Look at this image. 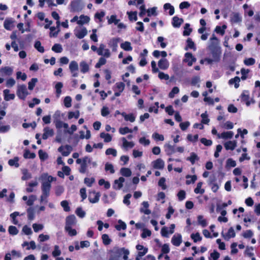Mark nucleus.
<instances>
[{
  "mask_svg": "<svg viewBox=\"0 0 260 260\" xmlns=\"http://www.w3.org/2000/svg\"><path fill=\"white\" fill-rule=\"evenodd\" d=\"M38 82V79L36 78H34L28 82V89L29 90H32L36 85V84Z\"/></svg>",
  "mask_w": 260,
  "mask_h": 260,
  "instance_id": "60",
  "label": "nucleus"
},
{
  "mask_svg": "<svg viewBox=\"0 0 260 260\" xmlns=\"http://www.w3.org/2000/svg\"><path fill=\"white\" fill-rule=\"evenodd\" d=\"M76 224V217L74 215H71L66 217L65 226H72Z\"/></svg>",
  "mask_w": 260,
  "mask_h": 260,
  "instance_id": "19",
  "label": "nucleus"
},
{
  "mask_svg": "<svg viewBox=\"0 0 260 260\" xmlns=\"http://www.w3.org/2000/svg\"><path fill=\"white\" fill-rule=\"evenodd\" d=\"M47 181H43L42 183L41 189L42 191V195L40 197L41 202H47V199L50 195V191L51 188V183L54 180V178L51 176L46 175Z\"/></svg>",
  "mask_w": 260,
  "mask_h": 260,
  "instance_id": "1",
  "label": "nucleus"
},
{
  "mask_svg": "<svg viewBox=\"0 0 260 260\" xmlns=\"http://www.w3.org/2000/svg\"><path fill=\"white\" fill-rule=\"evenodd\" d=\"M23 157L25 158H34L36 157V154L34 152H30V151L28 149L25 150Z\"/></svg>",
  "mask_w": 260,
  "mask_h": 260,
  "instance_id": "46",
  "label": "nucleus"
},
{
  "mask_svg": "<svg viewBox=\"0 0 260 260\" xmlns=\"http://www.w3.org/2000/svg\"><path fill=\"white\" fill-rule=\"evenodd\" d=\"M121 115L124 117V120L126 121H129L131 122H133L135 120V117L132 113L127 114L125 112H123Z\"/></svg>",
  "mask_w": 260,
  "mask_h": 260,
  "instance_id": "30",
  "label": "nucleus"
},
{
  "mask_svg": "<svg viewBox=\"0 0 260 260\" xmlns=\"http://www.w3.org/2000/svg\"><path fill=\"white\" fill-rule=\"evenodd\" d=\"M158 66L161 70H167L169 67V62L166 58H162L158 62Z\"/></svg>",
  "mask_w": 260,
  "mask_h": 260,
  "instance_id": "21",
  "label": "nucleus"
},
{
  "mask_svg": "<svg viewBox=\"0 0 260 260\" xmlns=\"http://www.w3.org/2000/svg\"><path fill=\"white\" fill-rule=\"evenodd\" d=\"M97 53L99 55H102L106 57H109L111 55V53L108 49L105 48V45L103 44H101L100 47L97 50Z\"/></svg>",
  "mask_w": 260,
  "mask_h": 260,
  "instance_id": "5",
  "label": "nucleus"
},
{
  "mask_svg": "<svg viewBox=\"0 0 260 260\" xmlns=\"http://www.w3.org/2000/svg\"><path fill=\"white\" fill-rule=\"evenodd\" d=\"M231 21L233 23H239L242 21V17L238 13H233L231 16Z\"/></svg>",
  "mask_w": 260,
  "mask_h": 260,
  "instance_id": "23",
  "label": "nucleus"
},
{
  "mask_svg": "<svg viewBox=\"0 0 260 260\" xmlns=\"http://www.w3.org/2000/svg\"><path fill=\"white\" fill-rule=\"evenodd\" d=\"M129 253V251L124 248L115 247L111 251L109 260H119L122 254H123V258L127 260Z\"/></svg>",
  "mask_w": 260,
  "mask_h": 260,
  "instance_id": "2",
  "label": "nucleus"
},
{
  "mask_svg": "<svg viewBox=\"0 0 260 260\" xmlns=\"http://www.w3.org/2000/svg\"><path fill=\"white\" fill-rule=\"evenodd\" d=\"M143 208L140 209V212L144 213L145 214L149 215L151 213V211L148 209L149 204L148 202H143L142 203Z\"/></svg>",
  "mask_w": 260,
  "mask_h": 260,
  "instance_id": "27",
  "label": "nucleus"
},
{
  "mask_svg": "<svg viewBox=\"0 0 260 260\" xmlns=\"http://www.w3.org/2000/svg\"><path fill=\"white\" fill-rule=\"evenodd\" d=\"M123 146L125 148H133L135 144L133 142L127 141L125 138H122Z\"/></svg>",
  "mask_w": 260,
  "mask_h": 260,
  "instance_id": "49",
  "label": "nucleus"
},
{
  "mask_svg": "<svg viewBox=\"0 0 260 260\" xmlns=\"http://www.w3.org/2000/svg\"><path fill=\"white\" fill-rule=\"evenodd\" d=\"M88 33L87 29L84 27H77L74 29V34L78 39H82Z\"/></svg>",
  "mask_w": 260,
  "mask_h": 260,
  "instance_id": "4",
  "label": "nucleus"
},
{
  "mask_svg": "<svg viewBox=\"0 0 260 260\" xmlns=\"http://www.w3.org/2000/svg\"><path fill=\"white\" fill-rule=\"evenodd\" d=\"M186 160L190 161L192 165L194 164L196 161L199 160V157L194 152H191L190 156L186 158Z\"/></svg>",
  "mask_w": 260,
  "mask_h": 260,
  "instance_id": "33",
  "label": "nucleus"
},
{
  "mask_svg": "<svg viewBox=\"0 0 260 260\" xmlns=\"http://www.w3.org/2000/svg\"><path fill=\"white\" fill-rule=\"evenodd\" d=\"M210 41L211 43L209 46V48L210 49H212L217 44L218 40L217 38L214 35H213L212 37L210 39Z\"/></svg>",
  "mask_w": 260,
  "mask_h": 260,
  "instance_id": "50",
  "label": "nucleus"
},
{
  "mask_svg": "<svg viewBox=\"0 0 260 260\" xmlns=\"http://www.w3.org/2000/svg\"><path fill=\"white\" fill-rule=\"evenodd\" d=\"M82 0H75L70 4L71 12H79L82 10L84 6L82 5Z\"/></svg>",
  "mask_w": 260,
  "mask_h": 260,
  "instance_id": "3",
  "label": "nucleus"
},
{
  "mask_svg": "<svg viewBox=\"0 0 260 260\" xmlns=\"http://www.w3.org/2000/svg\"><path fill=\"white\" fill-rule=\"evenodd\" d=\"M187 180H186V184L187 185L190 184L191 183H194L197 180V176L196 175H187L186 176Z\"/></svg>",
  "mask_w": 260,
  "mask_h": 260,
  "instance_id": "36",
  "label": "nucleus"
},
{
  "mask_svg": "<svg viewBox=\"0 0 260 260\" xmlns=\"http://www.w3.org/2000/svg\"><path fill=\"white\" fill-rule=\"evenodd\" d=\"M80 66L81 68V72L82 73H85L88 71L89 66L85 61H82L80 63Z\"/></svg>",
  "mask_w": 260,
  "mask_h": 260,
  "instance_id": "41",
  "label": "nucleus"
},
{
  "mask_svg": "<svg viewBox=\"0 0 260 260\" xmlns=\"http://www.w3.org/2000/svg\"><path fill=\"white\" fill-rule=\"evenodd\" d=\"M120 47L125 51H132L133 48L131 46V43L129 42L125 41L120 45Z\"/></svg>",
  "mask_w": 260,
  "mask_h": 260,
  "instance_id": "34",
  "label": "nucleus"
},
{
  "mask_svg": "<svg viewBox=\"0 0 260 260\" xmlns=\"http://www.w3.org/2000/svg\"><path fill=\"white\" fill-rule=\"evenodd\" d=\"M121 174L124 177H128L132 175V171L127 168H122L120 170Z\"/></svg>",
  "mask_w": 260,
  "mask_h": 260,
  "instance_id": "35",
  "label": "nucleus"
},
{
  "mask_svg": "<svg viewBox=\"0 0 260 260\" xmlns=\"http://www.w3.org/2000/svg\"><path fill=\"white\" fill-rule=\"evenodd\" d=\"M125 181V179L123 177H120L118 179L114 180L113 187L114 189L119 190L123 187V183Z\"/></svg>",
  "mask_w": 260,
  "mask_h": 260,
  "instance_id": "14",
  "label": "nucleus"
},
{
  "mask_svg": "<svg viewBox=\"0 0 260 260\" xmlns=\"http://www.w3.org/2000/svg\"><path fill=\"white\" fill-rule=\"evenodd\" d=\"M234 133L232 131L224 132L222 133L220 135L218 134V137L219 138L222 139H231L233 136Z\"/></svg>",
  "mask_w": 260,
  "mask_h": 260,
  "instance_id": "28",
  "label": "nucleus"
},
{
  "mask_svg": "<svg viewBox=\"0 0 260 260\" xmlns=\"http://www.w3.org/2000/svg\"><path fill=\"white\" fill-rule=\"evenodd\" d=\"M34 47L39 52L41 53H43L44 52V48L43 46H42L40 41H36L34 45Z\"/></svg>",
  "mask_w": 260,
  "mask_h": 260,
  "instance_id": "52",
  "label": "nucleus"
},
{
  "mask_svg": "<svg viewBox=\"0 0 260 260\" xmlns=\"http://www.w3.org/2000/svg\"><path fill=\"white\" fill-rule=\"evenodd\" d=\"M118 224L115 225V228L117 231H120L121 230H125L126 229V223L122 221L121 219L118 220Z\"/></svg>",
  "mask_w": 260,
  "mask_h": 260,
  "instance_id": "37",
  "label": "nucleus"
},
{
  "mask_svg": "<svg viewBox=\"0 0 260 260\" xmlns=\"http://www.w3.org/2000/svg\"><path fill=\"white\" fill-rule=\"evenodd\" d=\"M27 218L29 220H32L35 218V211L34 209L29 207L27 210Z\"/></svg>",
  "mask_w": 260,
  "mask_h": 260,
  "instance_id": "42",
  "label": "nucleus"
},
{
  "mask_svg": "<svg viewBox=\"0 0 260 260\" xmlns=\"http://www.w3.org/2000/svg\"><path fill=\"white\" fill-rule=\"evenodd\" d=\"M152 167L155 169H163L165 166L164 161L161 158H157L152 162Z\"/></svg>",
  "mask_w": 260,
  "mask_h": 260,
  "instance_id": "13",
  "label": "nucleus"
},
{
  "mask_svg": "<svg viewBox=\"0 0 260 260\" xmlns=\"http://www.w3.org/2000/svg\"><path fill=\"white\" fill-rule=\"evenodd\" d=\"M88 159V162H89L90 161V159L88 158L87 156H85L82 158V162L80 165V167L79 169L80 173L84 174L86 172L87 168V161Z\"/></svg>",
  "mask_w": 260,
  "mask_h": 260,
  "instance_id": "11",
  "label": "nucleus"
},
{
  "mask_svg": "<svg viewBox=\"0 0 260 260\" xmlns=\"http://www.w3.org/2000/svg\"><path fill=\"white\" fill-rule=\"evenodd\" d=\"M8 232L10 235H16L18 233V230L15 226L10 225L8 228Z\"/></svg>",
  "mask_w": 260,
  "mask_h": 260,
  "instance_id": "57",
  "label": "nucleus"
},
{
  "mask_svg": "<svg viewBox=\"0 0 260 260\" xmlns=\"http://www.w3.org/2000/svg\"><path fill=\"white\" fill-rule=\"evenodd\" d=\"M18 157H15L13 159H10L8 161V164L10 166H15L16 168H18L19 164L18 163Z\"/></svg>",
  "mask_w": 260,
  "mask_h": 260,
  "instance_id": "39",
  "label": "nucleus"
},
{
  "mask_svg": "<svg viewBox=\"0 0 260 260\" xmlns=\"http://www.w3.org/2000/svg\"><path fill=\"white\" fill-rule=\"evenodd\" d=\"M54 135V131L53 129H51L48 127H46L44 128V133L42 135V139L43 140L47 139L49 137H52Z\"/></svg>",
  "mask_w": 260,
  "mask_h": 260,
  "instance_id": "18",
  "label": "nucleus"
},
{
  "mask_svg": "<svg viewBox=\"0 0 260 260\" xmlns=\"http://www.w3.org/2000/svg\"><path fill=\"white\" fill-rule=\"evenodd\" d=\"M198 221L199 223L203 228L207 225V222L205 219H204L202 215H199L198 216Z\"/></svg>",
  "mask_w": 260,
  "mask_h": 260,
  "instance_id": "51",
  "label": "nucleus"
},
{
  "mask_svg": "<svg viewBox=\"0 0 260 260\" xmlns=\"http://www.w3.org/2000/svg\"><path fill=\"white\" fill-rule=\"evenodd\" d=\"M102 239L103 244L105 245H109L112 241L111 239L109 238V236L106 234L102 235Z\"/></svg>",
  "mask_w": 260,
  "mask_h": 260,
  "instance_id": "45",
  "label": "nucleus"
},
{
  "mask_svg": "<svg viewBox=\"0 0 260 260\" xmlns=\"http://www.w3.org/2000/svg\"><path fill=\"white\" fill-rule=\"evenodd\" d=\"M72 226H65L64 229L66 232L70 236H75L77 235V233L75 229H73Z\"/></svg>",
  "mask_w": 260,
  "mask_h": 260,
  "instance_id": "47",
  "label": "nucleus"
},
{
  "mask_svg": "<svg viewBox=\"0 0 260 260\" xmlns=\"http://www.w3.org/2000/svg\"><path fill=\"white\" fill-rule=\"evenodd\" d=\"M202 185V182H199L198 183L196 188L194 189V192L195 193H200L203 194L205 192V189L201 188Z\"/></svg>",
  "mask_w": 260,
  "mask_h": 260,
  "instance_id": "40",
  "label": "nucleus"
},
{
  "mask_svg": "<svg viewBox=\"0 0 260 260\" xmlns=\"http://www.w3.org/2000/svg\"><path fill=\"white\" fill-rule=\"evenodd\" d=\"M182 241V236L180 234L174 235L171 239L172 244L175 246H180Z\"/></svg>",
  "mask_w": 260,
  "mask_h": 260,
  "instance_id": "15",
  "label": "nucleus"
},
{
  "mask_svg": "<svg viewBox=\"0 0 260 260\" xmlns=\"http://www.w3.org/2000/svg\"><path fill=\"white\" fill-rule=\"evenodd\" d=\"M78 69L79 67L78 63L74 60L71 61L69 64V69L73 77H76L78 76Z\"/></svg>",
  "mask_w": 260,
  "mask_h": 260,
  "instance_id": "7",
  "label": "nucleus"
},
{
  "mask_svg": "<svg viewBox=\"0 0 260 260\" xmlns=\"http://www.w3.org/2000/svg\"><path fill=\"white\" fill-rule=\"evenodd\" d=\"M61 206L63 208V210L66 212H69L70 211V207L69 205V203L67 201L64 200L61 202Z\"/></svg>",
  "mask_w": 260,
  "mask_h": 260,
  "instance_id": "58",
  "label": "nucleus"
},
{
  "mask_svg": "<svg viewBox=\"0 0 260 260\" xmlns=\"http://www.w3.org/2000/svg\"><path fill=\"white\" fill-rule=\"evenodd\" d=\"M119 41L120 39L118 38H113L109 41L108 46L111 48L113 51L116 52L117 51Z\"/></svg>",
  "mask_w": 260,
  "mask_h": 260,
  "instance_id": "10",
  "label": "nucleus"
},
{
  "mask_svg": "<svg viewBox=\"0 0 260 260\" xmlns=\"http://www.w3.org/2000/svg\"><path fill=\"white\" fill-rule=\"evenodd\" d=\"M158 185L161 187L162 189L165 190L167 188L166 179L164 177H161L158 181Z\"/></svg>",
  "mask_w": 260,
  "mask_h": 260,
  "instance_id": "61",
  "label": "nucleus"
},
{
  "mask_svg": "<svg viewBox=\"0 0 260 260\" xmlns=\"http://www.w3.org/2000/svg\"><path fill=\"white\" fill-rule=\"evenodd\" d=\"M183 22V19L180 18L177 16H174L172 20V25L174 27H179L182 23Z\"/></svg>",
  "mask_w": 260,
  "mask_h": 260,
  "instance_id": "24",
  "label": "nucleus"
},
{
  "mask_svg": "<svg viewBox=\"0 0 260 260\" xmlns=\"http://www.w3.org/2000/svg\"><path fill=\"white\" fill-rule=\"evenodd\" d=\"M90 21V18L84 15H81L79 17V19L77 21V24L79 25H83L88 23Z\"/></svg>",
  "mask_w": 260,
  "mask_h": 260,
  "instance_id": "26",
  "label": "nucleus"
},
{
  "mask_svg": "<svg viewBox=\"0 0 260 260\" xmlns=\"http://www.w3.org/2000/svg\"><path fill=\"white\" fill-rule=\"evenodd\" d=\"M184 61L187 63L189 66H191L193 62H196V59L194 58L191 53H186L185 54V58Z\"/></svg>",
  "mask_w": 260,
  "mask_h": 260,
  "instance_id": "16",
  "label": "nucleus"
},
{
  "mask_svg": "<svg viewBox=\"0 0 260 260\" xmlns=\"http://www.w3.org/2000/svg\"><path fill=\"white\" fill-rule=\"evenodd\" d=\"M101 138L104 139V142L106 143H108L111 141L112 140V136L110 134L108 133H105L104 132L101 133L100 134Z\"/></svg>",
  "mask_w": 260,
  "mask_h": 260,
  "instance_id": "38",
  "label": "nucleus"
},
{
  "mask_svg": "<svg viewBox=\"0 0 260 260\" xmlns=\"http://www.w3.org/2000/svg\"><path fill=\"white\" fill-rule=\"evenodd\" d=\"M23 176L21 177L22 180H26L31 177V174L28 172L27 169H24L22 170Z\"/></svg>",
  "mask_w": 260,
  "mask_h": 260,
  "instance_id": "53",
  "label": "nucleus"
},
{
  "mask_svg": "<svg viewBox=\"0 0 260 260\" xmlns=\"http://www.w3.org/2000/svg\"><path fill=\"white\" fill-rule=\"evenodd\" d=\"M224 146L225 149L227 150H233L235 149V148L237 146V142L236 141H228L224 143Z\"/></svg>",
  "mask_w": 260,
  "mask_h": 260,
  "instance_id": "25",
  "label": "nucleus"
},
{
  "mask_svg": "<svg viewBox=\"0 0 260 260\" xmlns=\"http://www.w3.org/2000/svg\"><path fill=\"white\" fill-rule=\"evenodd\" d=\"M125 87V84L123 82H118L116 84V91L115 92V95L119 96L120 93L122 92Z\"/></svg>",
  "mask_w": 260,
  "mask_h": 260,
  "instance_id": "22",
  "label": "nucleus"
},
{
  "mask_svg": "<svg viewBox=\"0 0 260 260\" xmlns=\"http://www.w3.org/2000/svg\"><path fill=\"white\" fill-rule=\"evenodd\" d=\"M39 158L41 160H45L48 158V154L46 152L43 151V150L40 149L38 152Z\"/></svg>",
  "mask_w": 260,
  "mask_h": 260,
  "instance_id": "54",
  "label": "nucleus"
},
{
  "mask_svg": "<svg viewBox=\"0 0 260 260\" xmlns=\"http://www.w3.org/2000/svg\"><path fill=\"white\" fill-rule=\"evenodd\" d=\"M107 19H108L109 24L114 23V24L116 25L118 24V22H120V20L117 18V16L115 15H112L110 17L107 16Z\"/></svg>",
  "mask_w": 260,
  "mask_h": 260,
  "instance_id": "32",
  "label": "nucleus"
},
{
  "mask_svg": "<svg viewBox=\"0 0 260 260\" xmlns=\"http://www.w3.org/2000/svg\"><path fill=\"white\" fill-rule=\"evenodd\" d=\"M63 86V84L61 82H57L55 86L56 93L57 94V96H58L60 95L61 92V88Z\"/></svg>",
  "mask_w": 260,
  "mask_h": 260,
  "instance_id": "56",
  "label": "nucleus"
},
{
  "mask_svg": "<svg viewBox=\"0 0 260 260\" xmlns=\"http://www.w3.org/2000/svg\"><path fill=\"white\" fill-rule=\"evenodd\" d=\"M52 50L56 53H60L62 51V48L60 44H55L52 47Z\"/></svg>",
  "mask_w": 260,
  "mask_h": 260,
  "instance_id": "55",
  "label": "nucleus"
},
{
  "mask_svg": "<svg viewBox=\"0 0 260 260\" xmlns=\"http://www.w3.org/2000/svg\"><path fill=\"white\" fill-rule=\"evenodd\" d=\"M76 214L79 217L83 218L85 215V212L82 210L81 207H78L75 211Z\"/></svg>",
  "mask_w": 260,
  "mask_h": 260,
  "instance_id": "64",
  "label": "nucleus"
},
{
  "mask_svg": "<svg viewBox=\"0 0 260 260\" xmlns=\"http://www.w3.org/2000/svg\"><path fill=\"white\" fill-rule=\"evenodd\" d=\"M119 132L121 135H125L127 133H132L133 131L132 129L125 126L124 127H120L119 129Z\"/></svg>",
  "mask_w": 260,
  "mask_h": 260,
  "instance_id": "59",
  "label": "nucleus"
},
{
  "mask_svg": "<svg viewBox=\"0 0 260 260\" xmlns=\"http://www.w3.org/2000/svg\"><path fill=\"white\" fill-rule=\"evenodd\" d=\"M210 50H211L212 54V59L214 60V62H218L220 60L221 53L220 50L213 48Z\"/></svg>",
  "mask_w": 260,
  "mask_h": 260,
  "instance_id": "17",
  "label": "nucleus"
},
{
  "mask_svg": "<svg viewBox=\"0 0 260 260\" xmlns=\"http://www.w3.org/2000/svg\"><path fill=\"white\" fill-rule=\"evenodd\" d=\"M2 76H10L13 73V69L9 67H6L1 69Z\"/></svg>",
  "mask_w": 260,
  "mask_h": 260,
  "instance_id": "31",
  "label": "nucleus"
},
{
  "mask_svg": "<svg viewBox=\"0 0 260 260\" xmlns=\"http://www.w3.org/2000/svg\"><path fill=\"white\" fill-rule=\"evenodd\" d=\"M240 81V79L239 77H235L234 78L230 79L229 81V84L230 85H234V87L236 88H237L239 86V82Z\"/></svg>",
  "mask_w": 260,
  "mask_h": 260,
  "instance_id": "29",
  "label": "nucleus"
},
{
  "mask_svg": "<svg viewBox=\"0 0 260 260\" xmlns=\"http://www.w3.org/2000/svg\"><path fill=\"white\" fill-rule=\"evenodd\" d=\"M15 21L12 18L6 19L4 23V26L7 30H11L14 27V23Z\"/></svg>",
  "mask_w": 260,
  "mask_h": 260,
  "instance_id": "20",
  "label": "nucleus"
},
{
  "mask_svg": "<svg viewBox=\"0 0 260 260\" xmlns=\"http://www.w3.org/2000/svg\"><path fill=\"white\" fill-rule=\"evenodd\" d=\"M101 195L100 192L95 191H90L88 196V200L91 203H96L99 202Z\"/></svg>",
  "mask_w": 260,
  "mask_h": 260,
  "instance_id": "9",
  "label": "nucleus"
},
{
  "mask_svg": "<svg viewBox=\"0 0 260 260\" xmlns=\"http://www.w3.org/2000/svg\"><path fill=\"white\" fill-rule=\"evenodd\" d=\"M166 151L168 155H171L175 153V148L174 146H172L170 144H167L165 145Z\"/></svg>",
  "mask_w": 260,
  "mask_h": 260,
  "instance_id": "48",
  "label": "nucleus"
},
{
  "mask_svg": "<svg viewBox=\"0 0 260 260\" xmlns=\"http://www.w3.org/2000/svg\"><path fill=\"white\" fill-rule=\"evenodd\" d=\"M164 9H165V10H169V14L170 15H172L174 14V12H175V10H174V8L173 6H172L169 3H166L164 5Z\"/></svg>",
  "mask_w": 260,
  "mask_h": 260,
  "instance_id": "43",
  "label": "nucleus"
},
{
  "mask_svg": "<svg viewBox=\"0 0 260 260\" xmlns=\"http://www.w3.org/2000/svg\"><path fill=\"white\" fill-rule=\"evenodd\" d=\"M58 151L60 152L63 156H67L72 151V147L69 145L61 146L58 148Z\"/></svg>",
  "mask_w": 260,
  "mask_h": 260,
  "instance_id": "8",
  "label": "nucleus"
},
{
  "mask_svg": "<svg viewBox=\"0 0 260 260\" xmlns=\"http://www.w3.org/2000/svg\"><path fill=\"white\" fill-rule=\"evenodd\" d=\"M136 249L138 250V254L136 257V260H140L148 251V248L144 247L143 245L138 244L136 246Z\"/></svg>",
  "mask_w": 260,
  "mask_h": 260,
  "instance_id": "6",
  "label": "nucleus"
},
{
  "mask_svg": "<svg viewBox=\"0 0 260 260\" xmlns=\"http://www.w3.org/2000/svg\"><path fill=\"white\" fill-rule=\"evenodd\" d=\"M190 238L193 240L194 243L201 241L202 239V238L199 232H197L195 234H191L190 235Z\"/></svg>",
  "mask_w": 260,
  "mask_h": 260,
  "instance_id": "44",
  "label": "nucleus"
},
{
  "mask_svg": "<svg viewBox=\"0 0 260 260\" xmlns=\"http://www.w3.org/2000/svg\"><path fill=\"white\" fill-rule=\"evenodd\" d=\"M95 180L93 178H89L86 177L84 178V183L86 184V185L88 187H91L92 184L94 182Z\"/></svg>",
  "mask_w": 260,
  "mask_h": 260,
  "instance_id": "63",
  "label": "nucleus"
},
{
  "mask_svg": "<svg viewBox=\"0 0 260 260\" xmlns=\"http://www.w3.org/2000/svg\"><path fill=\"white\" fill-rule=\"evenodd\" d=\"M178 199L180 201H182L185 199L186 192L184 190H180L177 193Z\"/></svg>",
  "mask_w": 260,
  "mask_h": 260,
  "instance_id": "62",
  "label": "nucleus"
},
{
  "mask_svg": "<svg viewBox=\"0 0 260 260\" xmlns=\"http://www.w3.org/2000/svg\"><path fill=\"white\" fill-rule=\"evenodd\" d=\"M28 94L26 86L25 85H21L18 86L17 95L19 97L25 96Z\"/></svg>",
  "mask_w": 260,
  "mask_h": 260,
  "instance_id": "12",
  "label": "nucleus"
}]
</instances>
